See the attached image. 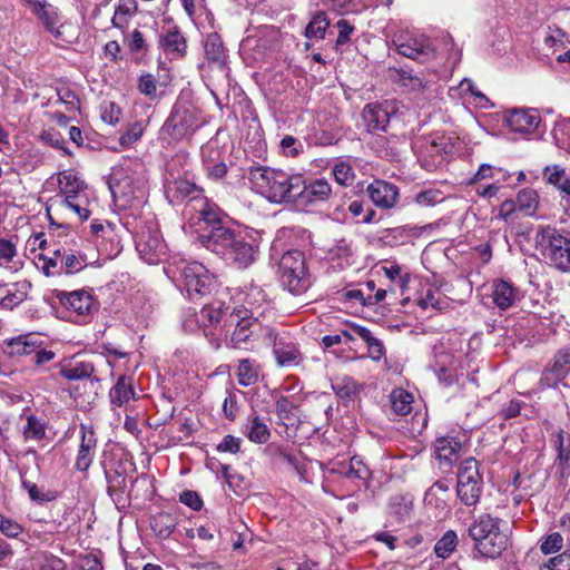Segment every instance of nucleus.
Here are the masks:
<instances>
[{
    "instance_id": "nucleus-51",
    "label": "nucleus",
    "mask_w": 570,
    "mask_h": 570,
    "mask_svg": "<svg viewBox=\"0 0 570 570\" xmlns=\"http://www.w3.org/2000/svg\"><path fill=\"white\" fill-rule=\"evenodd\" d=\"M335 181L341 186H351L355 180V171L352 165L346 161H340L332 169Z\"/></svg>"
},
{
    "instance_id": "nucleus-62",
    "label": "nucleus",
    "mask_w": 570,
    "mask_h": 570,
    "mask_svg": "<svg viewBox=\"0 0 570 570\" xmlns=\"http://www.w3.org/2000/svg\"><path fill=\"white\" fill-rule=\"evenodd\" d=\"M138 90L147 97H156L157 86L155 77L151 73L141 75L138 80Z\"/></svg>"
},
{
    "instance_id": "nucleus-10",
    "label": "nucleus",
    "mask_w": 570,
    "mask_h": 570,
    "mask_svg": "<svg viewBox=\"0 0 570 570\" xmlns=\"http://www.w3.org/2000/svg\"><path fill=\"white\" fill-rule=\"evenodd\" d=\"M145 180L134 177L125 170L115 173L109 180L114 200L121 207H131L136 200L144 197Z\"/></svg>"
},
{
    "instance_id": "nucleus-49",
    "label": "nucleus",
    "mask_w": 570,
    "mask_h": 570,
    "mask_svg": "<svg viewBox=\"0 0 570 570\" xmlns=\"http://www.w3.org/2000/svg\"><path fill=\"white\" fill-rule=\"evenodd\" d=\"M335 394L343 401L352 400L358 393V385L352 377H343L332 384Z\"/></svg>"
},
{
    "instance_id": "nucleus-40",
    "label": "nucleus",
    "mask_w": 570,
    "mask_h": 570,
    "mask_svg": "<svg viewBox=\"0 0 570 570\" xmlns=\"http://www.w3.org/2000/svg\"><path fill=\"white\" fill-rule=\"evenodd\" d=\"M543 179L563 194L570 189V178L566 174L564 168L559 165L547 166L543 169Z\"/></svg>"
},
{
    "instance_id": "nucleus-30",
    "label": "nucleus",
    "mask_w": 570,
    "mask_h": 570,
    "mask_svg": "<svg viewBox=\"0 0 570 570\" xmlns=\"http://www.w3.org/2000/svg\"><path fill=\"white\" fill-rule=\"evenodd\" d=\"M232 307L233 306L226 305L223 302H215L205 305L202 308L200 314L202 317L207 320L210 325L228 328V316H230Z\"/></svg>"
},
{
    "instance_id": "nucleus-34",
    "label": "nucleus",
    "mask_w": 570,
    "mask_h": 570,
    "mask_svg": "<svg viewBox=\"0 0 570 570\" xmlns=\"http://www.w3.org/2000/svg\"><path fill=\"white\" fill-rule=\"evenodd\" d=\"M275 412L286 428L295 426L299 423L298 406L287 396L277 399Z\"/></svg>"
},
{
    "instance_id": "nucleus-4",
    "label": "nucleus",
    "mask_w": 570,
    "mask_h": 570,
    "mask_svg": "<svg viewBox=\"0 0 570 570\" xmlns=\"http://www.w3.org/2000/svg\"><path fill=\"white\" fill-rule=\"evenodd\" d=\"M204 125L200 109L190 100L178 98L161 126V138L177 142L191 137Z\"/></svg>"
},
{
    "instance_id": "nucleus-50",
    "label": "nucleus",
    "mask_w": 570,
    "mask_h": 570,
    "mask_svg": "<svg viewBox=\"0 0 570 570\" xmlns=\"http://www.w3.org/2000/svg\"><path fill=\"white\" fill-rule=\"evenodd\" d=\"M482 492V485H478L476 483L472 484H458L456 485V493L459 499L465 504V505H475L479 502L480 495Z\"/></svg>"
},
{
    "instance_id": "nucleus-55",
    "label": "nucleus",
    "mask_w": 570,
    "mask_h": 570,
    "mask_svg": "<svg viewBox=\"0 0 570 570\" xmlns=\"http://www.w3.org/2000/svg\"><path fill=\"white\" fill-rule=\"evenodd\" d=\"M412 395L404 392L399 391L394 392L392 395V409L399 415H406L412 410Z\"/></svg>"
},
{
    "instance_id": "nucleus-56",
    "label": "nucleus",
    "mask_w": 570,
    "mask_h": 570,
    "mask_svg": "<svg viewBox=\"0 0 570 570\" xmlns=\"http://www.w3.org/2000/svg\"><path fill=\"white\" fill-rule=\"evenodd\" d=\"M136 247L140 254L161 252L163 244L157 236L145 235L144 233L136 240Z\"/></svg>"
},
{
    "instance_id": "nucleus-32",
    "label": "nucleus",
    "mask_w": 570,
    "mask_h": 570,
    "mask_svg": "<svg viewBox=\"0 0 570 570\" xmlns=\"http://www.w3.org/2000/svg\"><path fill=\"white\" fill-rule=\"evenodd\" d=\"M33 14L38 18L43 28L55 38L61 37L62 32L59 28L60 17L56 7L49 2H46L42 4V7H40V9H37Z\"/></svg>"
},
{
    "instance_id": "nucleus-27",
    "label": "nucleus",
    "mask_w": 570,
    "mask_h": 570,
    "mask_svg": "<svg viewBox=\"0 0 570 570\" xmlns=\"http://www.w3.org/2000/svg\"><path fill=\"white\" fill-rule=\"evenodd\" d=\"M22 570H66V562L46 551H38L23 564Z\"/></svg>"
},
{
    "instance_id": "nucleus-58",
    "label": "nucleus",
    "mask_w": 570,
    "mask_h": 570,
    "mask_svg": "<svg viewBox=\"0 0 570 570\" xmlns=\"http://www.w3.org/2000/svg\"><path fill=\"white\" fill-rule=\"evenodd\" d=\"M46 434L43 424L35 416L27 417V424L23 428L26 440H41Z\"/></svg>"
},
{
    "instance_id": "nucleus-20",
    "label": "nucleus",
    "mask_w": 570,
    "mask_h": 570,
    "mask_svg": "<svg viewBox=\"0 0 570 570\" xmlns=\"http://www.w3.org/2000/svg\"><path fill=\"white\" fill-rule=\"evenodd\" d=\"M522 297L519 287L505 279H495L492 283V299L497 307L507 311Z\"/></svg>"
},
{
    "instance_id": "nucleus-24",
    "label": "nucleus",
    "mask_w": 570,
    "mask_h": 570,
    "mask_svg": "<svg viewBox=\"0 0 570 570\" xmlns=\"http://www.w3.org/2000/svg\"><path fill=\"white\" fill-rule=\"evenodd\" d=\"M97 446V439L92 430H87L81 426V441L75 462V468L78 471L86 472L92 463Z\"/></svg>"
},
{
    "instance_id": "nucleus-31",
    "label": "nucleus",
    "mask_w": 570,
    "mask_h": 570,
    "mask_svg": "<svg viewBox=\"0 0 570 570\" xmlns=\"http://www.w3.org/2000/svg\"><path fill=\"white\" fill-rule=\"evenodd\" d=\"M508 547V535L501 530L478 543L475 550L485 558L499 557Z\"/></svg>"
},
{
    "instance_id": "nucleus-33",
    "label": "nucleus",
    "mask_w": 570,
    "mask_h": 570,
    "mask_svg": "<svg viewBox=\"0 0 570 570\" xmlns=\"http://www.w3.org/2000/svg\"><path fill=\"white\" fill-rule=\"evenodd\" d=\"M12 287L13 289H9L7 294L0 299V306L9 311H12L27 298L28 293L31 289V283L27 279H23L14 283Z\"/></svg>"
},
{
    "instance_id": "nucleus-60",
    "label": "nucleus",
    "mask_w": 570,
    "mask_h": 570,
    "mask_svg": "<svg viewBox=\"0 0 570 570\" xmlns=\"http://www.w3.org/2000/svg\"><path fill=\"white\" fill-rule=\"evenodd\" d=\"M563 546V538L559 532L548 534L541 542L540 550L544 554H550L561 550Z\"/></svg>"
},
{
    "instance_id": "nucleus-9",
    "label": "nucleus",
    "mask_w": 570,
    "mask_h": 570,
    "mask_svg": "<svg viewBox=\"0 0 570 570\" xmlns=\"http://www.w3.org/2000/svg\"><path fill=\"white\" fill-rule=\"evenodd\" d=\"M177 271L178 279L183 283L190 299L209 294L215 285L214 276L198 262L185 263L177 267Z\"/></svg>"
},
{
    "instance_id": "nucleus-48",
    "label": "nucleus",
    "mask_w": 570,
    "mask_h": 570,
    "mask_svg": "<svg viewBox=\"0 0 570 570\" xmlns=\"http://www.w3.org/2000/svg\"><path fill=\"white\" fill-rule=\"evenodd\" d=\"M94 373V365L89 362H77L75 365L60 370V375L67 380L88 379Z\"/></svg>"
},
{
    "instance_id": "nucleus-45",
    "label": "nucleus",
    "mask_w": 570,
    "mask_h": 570,
    "mask_svg": "<svg viewBox=\"0 0 570 570\" xmlns=\"http://www.w3.org/2000/svg\"><path fill=\"white\" fill-rule=\"evenodd\" d=\"M330 27V20L324 11L316 12L305 28V37L308 39H323Z\"/></svg>"
},
{
    "instance_id": "nucleus-39",
    "label": "nucleus",
    "mask_w": 570,
    "mask_h": 570,
    "mask_svg": "<svg viewBox=\"0 0 570 570\" xmlns=\"http://www.w3.org/2000/svg\"><path fill=\"white\" fill-rule=\"evenodd\" d=\"M483 485L482 476L479 472V464L474 458L463 460L458 471V484H472Z\"/></svg>"
},
{
    "instance_id": "nucleus-35",
    "label": "nucleus",
    "mask_w": 570,
    "mask_h": 570,
    "mask_svg": "<svg viewBox=\"0 0 570 570\" xmlns=\"http://www.w3.org/2000/svg\"><path fill=\"white\" fill-rule=\"evenodd\" d=\"M413 502L410 498L401 494L393 495L387 505L389 515L402 523L410 519Z\"/></svg>"
},
{
    "instance_id": "nucleus-64",
    "label": "nucleus",
    "mask_w": 570,
    "mask_h": 570,
    "mask_svg": "<svg viewBox=\"0 0 570 570\" xmlns=\"http://www.w3.org/2000/svg\"><path fill=\"white\" fill-rule=\"evenodd\" d=\"M541 570H570V553L563 552L551 558Z\"/></svg>"
},
{
    "instance_id": "nucleus-57",
    "label": "nucleus",
    "mask_w": 570,
    "mask_h": 570,
    "mask_svg": "<svg viewBox=\"0 0 570 570\" xmlns=\"http://www.w3.org/2000/svg\"><path fill=\"white\" fill-rule=\"evenodd\" d=\"M444 200L443 193L439 189L430 188L417 193L414 197L415 204L420 206H433Z\"/></svg>"
},
{
    "instance_id": "nucleus-43",
    "label": "nucleus",
    "mask_w": 570,
    "mask_h": 570,
    "mask_svg": "<svg viewBox=\"0 0 570 570\" xmlns=\"http://www.w3.org/2000/svg\"><path fill=\"white\" fill-rule=\"evenodd\" d=\"M138 4L136 0H118L114 17L112 26L122 29L127 26L129 18L136 13Z\"/></svg>"
},
{
    "instance_id": "nucleus-37",
    "label": "nucleus",
    "mask_w": 570,
    "mask_h": 570,
    "mask_svg": "<svg viewBox=\"0 0 570 570\" xmlns=\"http://www.w3.org/2000/svg\"><path fill=\"white\" fill-rule=\"evenodd\" d=\"M244 433L249 439V441L263 444L266 443L271 438V432L264 420L258 415L249 416L248 423L244 429Z\"/></svg>"
},
{
    "instance_id": "nucleus-46",
    "label": "nucleus",
    "mask_w": 570,
    "mask_h": 570,
    "mask_svg": "<svg viewBox=\"0 0 570 570\" xmlns=\"http://www.w3.org/2000/svg\"><path fill=\"white\" fill-rule=\"evenodd\" d=\"M8 354L10 356L32 355L36 352V342L30 340V335H20L7 342Z\"/></svg>"
},
{
    "instance_id": "nucleus-8",
    "label": "nucleus",
    "mask_w": 570,
    "mask_h": 570,
    "mask_svg": "<svg viewBox=\"0 0 570 570\" xmlns=\"http://www.w3.org/2000/svg\"><path fill=\"white\" fill-rule=\"evenodd\" d=\"M186 213L195 224H204L203 233L199 235L200 243L206 247L207 236L216 229H229L226 226L220 208L206 196L196 197L191 203L186 204Z\"/></svg>"
},
{
    "instance_id": "nucleus-41",
    "label": "nucleus",
    "mask_w": 570,
    "mask_h": 570,
    "mask_svg": "<svg viewBox=\"0 0 570 570\" xmlns=\"http://www.w3.org/2000/svg\"><path fill=\"white\" fill-rule=\"evenodd\" d=\"M353 331L367 344L370 357L376 362L381 361L385 355L383 343L373 336L372 332L364 326H354Z\"/></svg>"
},
{
    "instance_id": "nucleus-15",
    "label": "nucleus",
    "mask_w": 570,
    "mask_h": 570,
    "mask_svg": "<svg viewBox=\"0 0 570 570\" xmlns=\"http://www.w3.org/2000/svg\"><path fill=\"white\" fill-rule=\"evenodd\" d=\"M570 372V347L561 348L554 355L553 362L541 375L542 387H556Z\"/></svg>"
},
{
    "instance_id": "nucleus-12",
    "label": "nucleus",
    "mask_w": 570,
    "mask_h": 570,
    "mask_svg": "<svg viewBox=\"0 0 570 570\" xmlns=\"http://www.w3.org/2000/svg\"><path fill=\"white\" fill-rule=\"evenodd\" d=\"M265 345L272 346L275 361L281 367H293L303 362V354L288 333H278L274 328L266 331Z\"/></svg>"
},
{
    "instance_id": "nucleus-54",
    "label": "nucleus",
    "mask_w": 570,
    "mask_h": 570,
    "mask_svg": "<svg viewBox=\"0 0 570 570\" xmlns=\"http://www.w3.org/2000/svg\"><path fill=\"white\" fill-rule=\"evenodd\" d=\"M458 543V537L454 531H446L442 538L435 543L434 552L440 558H448L453 550L455 549Z\"/></svg>"
},
{
    "instance_id": "nucleus-36",
    "label": "nucleus",
    "mask_w": 570,
    "mask_h": 570,
    "mask_svg": "<svg viewBox=\"0 0 570 570\" xmlns=\"http://www.w3.org/2000/svg\"><path fill=\"white\" fill-rule=\"evenodd\" d=\"M434 448L435 453L441 461L452 464L459 458L461 443L454 438L443 436L435 441Z\"/></svg>"
},
{
    "instance_id": "nucleus-28",
    "label": "nucleus",
    "mask_w": 570,
    "mask_h": 570,
    "mask_svg": "<svg viewBox=\"0 0 570 570\" xmlns=\"http://www.w3.org/2000/svg\"><path fill=\"white\" fill-rule=\"evenodd\" d=\"M164 51L171 57V59H181L187 52V42L183 33L174 28L160 38L159 41Z\"/></svg>"
},
{
    "instance_id": "nucleus-6",
    "label": "nucleus",
    "mask_w": 570,
    "mask_h": 570,
    "mask_svg": "<svg viewBox=\"0 0 570 570\" xmlns=\"http://www.w3.org/2000/svg\"><path fill=\"white\" fill-rule=\"evenodd\" d=\"M276 274L281 285L294 295L305 293L311 285L305 255L298 249H289L279 257Z\"/></svg>"
},
{
    "instance_id": "nucleus-14",
    "label": "nucleus",
    "mask_w": 570,
    "mask_h": 570,
    "mask_svg": "<svg viewBox=\"0 0 570 570\" xmlns=\"http://www.w3.org/2000/svg\"><path fill=\"white\" fill-rule=\"evenodd\" d=\"M104 471L107 481V492L109 497L119 502L124 498L126 483H127V469L121 460L111 461L108 464L104 463Z\"/></svg>"
},
{
    "instance_id": "nucleus-26",
    "label": "nucleus",
    "mask_w": 570,
    "mask_h": 570,
    "mask_svg": "<svg viewBox=\"0 0 570 570\" xmlns=\"http://www.w3.org/2000/svg\"><path fill=\"white\" fill-rule=\"evenodd\" d=\"M500 519L492 518L490 514L480 515L469 528V535L475 542V547L481 541L500 531Z\"/></svg>"
},
{
    "instance_id": "nucleus-38",
    "label": "nucleus",
    "mask_w": 570,
    "mask_h": 570,
    "mask_svg": "<svg viewBox=\"0 0 570 570\" xmlns=\"http://www.w3.org/2000/svg\"><path fill=\"white\" fill-rule=\"evenodd\" d=\"M59 187L65 194V197L81 196V193L87 188L85 181L80 180L78 175L72 170H65L59 174Z\"/></svg>"
},
{
    "instance_id": "nucleus-17",
    "label": "nucleus",
    "mask_w": 570,
    "mask_h": 570,
    "mask_svg": "<svg viewBox=\"0 0 570 570\" xmlns=\"http://www.w3.org/2000/svg\"><path fill=\"white\" fill-rule=\"evenodd\" d=\"M55 297L69 311L78 315H87L94 306V297L86 291L79 289L73 292H65L60 289L53 291Z\"/></svg>"
},
{
    "instance_id": "nucleus-42",
    "label": "nucleus",
    "mask_w": 570,
    "mask_h": 570,
    "mask_svg": "<svg viewBox=\"0 0 570 570\" xmlns=\"http://www.w3.org/2000/svg\"><path fill=\"white\" fill-rule=\"evenodd\" d=\"M87 257L85 254H75L71 249L62 252V259L60 261L61 275H72L82 271L86 266Z\"/></svg>"
},
{
    "instance_id": "nucleus-23",
    "label": "nucleus",
    "mask_w": 570,
    "mask_h": 570,
    "mask_svg": "<svg viewBox=\"0 0 570 570\" xmlns=\"http://www.w3.org/2000/svg\"><path fill=\"white\" fill-rule=\"evenodd\" d=\"M540 116L533 109H513L505 116V124L515 132H531L537 129Z\"/></svg>"
},
{
    "instance_id": "nucleus-29",
    "label": "nucleus",
    "mask_w": 570,
    "mask_h": 570,
    "mask_svg": "<svg viewBox=\"0 0 570 570\" xmlns=\"http://www.w3.org/2000/svg\"><path fill=\"white\" fill-rule=\"evenodd\" d=\"M330 473L340 474L347 479L366 480L368 478V469L363 461L353 456L348 462H335L330 469Z\"/></svg>"
},
{
    "instance_id": "nucleus-11",
    "label": "nucleus",
    "mask_w": 570,
    "mask_h": 570,
    "mask_svg": "<svg viewBox=\"0 0 570 570\" xmlns=\"http://www.w3.org/2000/svg\"><path fill=\"white\" fill-rule=\"evenodd\" d=\"M271 308L272 302L267 298L265 291L259 286L252 285L245 292L238 294L237 301L233 303L230 313L253 320H261Z\"/></svg>"
},
{
    "instance_id": "nucleus-22",
    "label": "nucleus",
    "mask_w": 570,
    "mask_h": 570,
    "mask_svg": "<svg viewBox=\"0 0 570 570\" xmlns=\"http://www.w3.org/2000/svg\"><path fill=\"white\" fill-rule=\"evenodd\" d=\"M390 116V110L377 102L367 104L362 111V119L368 132L385 131Z\"/></svg>"
},
{
    "instance_id": "nucleus-19",
    "label": "nucleus",
    "mask_w": 570,
    "mask_h": 570,
    "mask_svg": "<svg viewBox=\"0 0 570 570\" xmlns=\"http://www.w3.org/2000/svg\"><path fill=\"white\" fill-rule=\"evenodd\" d=\"M166 196L173 204L185 198L191 203L196 197H204V189L186 178H177L166 185Z\"/></svg>"
},
{
    "instance_id": "nucleus-1",
    "label": "nucleus",
    "mask_w": 570,
    "mask_h": 570,
    "mask_svg": "<svg viewBox=\"0 0 570 570\" xmlns=\"http://www.w3.org/2000/svg\"><path fill=\"white\" fill-rule=\"evenodd\" d=\"M248 179L253 189L272 203L296 204L302 193L299 174H287L279 169L257 166L249 168Z\"/></svg>"
},
{
    "instance_id": "nucleus-18",
    "label": "nucleus",
    "mask_w": 570,
    "mask_h": 570,
    "mask_svg": "<svg viewBox=\"0 0 570 570\" xmlns=\"http://www.w3.org/2000/svg\"><path fill=\"white\" fill-rule=\"evenodd\" d=\"M301 191L297 197L299 205H313L330 199L333 194L330 183L325 179H315L306 184L302 176Z\"/></svg>"
},
{
    "instance_id": "nucleus-13",
    "label": "nucleus",
    "mask_w": 570,
    "mask_h": 570,
    "mask_svg": "<svg viewBox=\"0 0 570 570\" xmlns=\"http://www.w3.org/2000/svg\"><path fill=\"white\" fill-rule=\"evenodd\" d=\"M204 57L205 61L200 65V68L207 67L220 71L227 68V50L217 32L207 35L204 41Z\"/></svg>"
},
{
    "instance_id": "nucleus-44",
    "label": "nucleus",
    "mask_w": 570,
    "mask_h": 570,
    "mask_svg": "<svg viewBox=\"0 0 570 570\" xmlns=\"http://www.w3.org/2000/svg\"><path fill=\"white\" fill-rule=\"evenodd\" d=\"M518 210L524 216H533L539 205V196L534 189H522L517 196Z\"/></svg>"
},
{
    "instance_id": "nucleus-7",
    "label": "nucleus",
    "mask_w": 570,
    "mask_h": 570,
    "mask_svg": "<svg viewBox=\"0 0 570 570\" xmlns=\"http://www.w3.org/2000/svg\"><path fill=\"white\" fill-rule=\"evenodd\" d=\"M229 327H234V331L227 346L243 351H254L259 342L265 344L266 331H272L273 328L264 325L262 320L239 316L236 313H230V316H228Z\"/></svg>"
},
{
    "instance_id": "nucleus-5",
    "label": "nucleus",
    "mask_w": 570,
    "mask_h": 570,
    "mask_svg": "<svg viewBox=\"0 0 570 570\" xmlns=\"http://www.w3.org/2000/svg\"><path fill=\"white\" fill-rule=\"evenodd\" d=\"M535 244L551 267L570 274V228L540 226L535 233Z\"/></svg>"
},
{
    "instance_id": "nucleus-16",
    "label": "nucleus",
    "mask_w": 570,
    "mask_h": 570,
    "mask_svg": "<svg viewBox=\"0 0 570 570\" xmlns=\"http://www.w3.org/2000/svg\"><path fill=\"white\" fill-rule=\"evenodd\" d=\"M366 191L372 203L382 209L393 208L399 200V188L385 180H374L371 183Z\"/></svg>"
},
{
    "instance_id": "nucleus-63",
    "label": "nucleus",
    "mask_w": 570,
    "mask_h": 570,
    "mask_svg": "<svg viewBox=\"0 0 570 570\" xmlns=\"http://www.w3.org/2000/svg\"><path fill=\"white\" fill-rule=\"evenodd\" d=\"M120 108L112 101L105 102L101 107V119L109 125H115L120 119Z\"/></svg>"
},
{
    "instance_id": "nucleus-61",
    "label": "nucleus",
    "mask_w": 570,
    "mask_h": 570,
    "mask_svg": "<svg viewBox=\"0 0 570 570\" xmlns=\"http://www.w3.org/2000/svg\"><path fill=\"white\" fill-rule=\"evenodd\" d=\"M282 153L287 157H296L303 151V145L293 136H285L281 140Z\"/></svg>"
},
{
    "instance_id": "nucleus-2",
    "label": "nucleus",
    "mask_w": 570,
    "mask_h": 570,
    "mask_svg": "<svg viewBox=\"0 0 570 570\" xmlns=\"http://www.w3.org/2000/svg\"><path fill=\"white\" fill-rule=\"evenodd\" d=\"M206 248L238 268L248 267L256 256V248L234 229H216L207 236Z\"/></svg>"
},
{
    "instance_id": "nucleus-53",
    "label": "nucleus",
    "mask_w": 570,
    "mask_h": 570,
    "mask_svg": "<svg viewBox=\"0 0 570 570\" xmlns=\"http://www.w3.org/2000/svg\"><path fill=\"white\" fill-rule=\"evenodd\" d=\"M22 487L28 491L32 501L45 503L53 501L58 498V492L55 490L41 491L36 483H32L22 478Z\"/></svg>"
},
{
    "instance_id": "nucleus-21",
    "label": "nucleus",
    "mask_w": 570,
    "mask_h": 570,
    "mask_svg": "<svg viewBox=\"0 0 570 570\" xmlns=\"http://www.w3.org/2000/svg\"><path fill=\"white\" fill-rule=\"evenodd\" d=\"M400 55L420 61L421 63L428 62L435 58V48L429 39L413 38L406 42L397 46Z\"/></svg>"
},
{
    "instance_id": "nucleus-59",
    "label": "nucleus",
    "mask_w": 570,
    "mask_h": 570,
    "mask_svg": "<svg viewBox=\"0 0 570 570\" xmlns=\"http://www.w3.org/2000/svg\"><path fill=\"white\" fill-rule=\"evenodd\" d=\"M63 204L68 208L72 209L78 215L80 220H86V219L89 218L90 212L86 207V204H87V198L86 197H82V196L65 197Z\"/></svg>"
},
{
    "instance_id": "nucleus-25",
    "label": "nucleus",
    "mask_w": 570,
    "mask_h": 570,
    "mask_svg": "<svg viewBox=\"0 0 570 570\" xmlns=\"http://www.w3.org/2000/svg\"><path fill=\"white\" fill-rule=\"evenodd\" d=\"M136 399L137 394L134 390L132 377L120 375L109 391L110 404L112 407H122L126 406L130 400Z\"/></svg>"
},
{
    "instance_id": "nucleus-52",
    "label": "nucleus",
    "mask_w": 570,
    "mask_h": 570,
    "mask_svg": "<svg viewBox=\"0 0 570 570\" xmlns=\"http://www.w3.org/2000/svg\"><path fill=\"white\" fill-rule=\"evenodd\" d=\"M237 375L240 385L247 386L255 383L258 379V372L255 368V362L249 358L240 360Z\"/></svg>"
},
{
    "instance_id": "nucleus-3",
    "label": "nucleus",
    "mask_w": 570,
    "mask_h": 570,
    "mask_svg": "<svg viewBox=\"0 0 570 570\" xmlns=\"http://www.w3.org/2000/svg\"><path fill=\"white\" fill-rule=\"evenodd\" d=\"M206 248L238 268L248 267L256 256V248L234 229H216L207 236Z\"/></svg>"
},
{
    "instance_id": "nucleus-47",
    "label": "nucleus",
    "mask_w": 570,
    "mask_h": 570,
    "mask_svg": "<svg viewBox=\"0 0 570 570\" xmlns=\"http://www.w3.org/2000/svg\"><path fill=\"white\" fill-rule=\"evenodd\" d=\"M150 525L158 537L166 539L173 533L176 519L169 513H158L153 518Z\"/></svg>"
}]
</instances>
